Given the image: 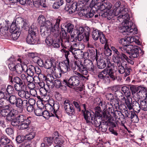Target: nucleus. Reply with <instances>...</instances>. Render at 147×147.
<instances>
[{"label": "nucleus", "instance_id": "51", "mask_svg": "<svg viewBox=\"0 0 147 147\" xmlns=\"http://www.w3.org/2000/svg\"><path fill=\"white\" fill-rule=\"evenodd\" d=\"M99 0H92L90 5L92 7H94L97 9L100 5V3L99 2Z\"/></svg>", "mask_w": 147, "mask_h": 147}, {"label": "nucleus", "instance_id": "64", "mask_svg": "<svg viewBox=\"0 0 147 147\" xmlns=\"http://www.w3.org/2000/svg\"><path fill=\"white\" fill-rule=\"evenodd\" d=\"M117 58L119 59H121L123 60H126L127 59H128V57L124 53H119ZM119 60L120 61V60Z\"/></svg>", "mask_w": 147, "mask_h": 147}, {"label": "nucleus", "instance_id": "36", "mask_svg": "<svg viewBox=\"0 0 147 147\" xmlns=\"http://www.w3.org/2000/svg\"><path fill=\"white\" fill-rule=\"evenodd\" d=\"M121 90L123 92L127 98L130 97L131 92L130 88L126 86H123L121 88Z\"/></svg>", "mask_w": 147, "mask_h": 147}, {"label": "nucleus", "instance_id": "4", "mask_svg": "<svg viewBox=\"0 0 147 147\" xmlns=\"http://www.w3.org/2000/svg\"><path fill=\"white\" fill-rule=\"evenodd\" d=\"M90 29L87 26L84 28L83 27L79 26L77 28L76 30V34H74L75 38L71 42L75 41L78 40V41H81L85 38L87 41L89 40Z\"/></svg>", "mask_w": 147, "mask_h": 147}, {"label": "nucleus", "instance_id": "32", "mask_svg": "<svg viewBox=\"0 0 147 147\" xmlns=\"http://www.w3.org/2000/svg\"><path fill=\"white\" fill-rule=\"evenodd\" d=\"M53 33H51L45 39V43L49 46L51 45L55 39L53 38L54 35Z\"/></svg>", "mask_w": 147, "mask_h": 147}, {"label": "nucleus", "instance_id": "27", "mask_svg": "<svg viewBox=\"0 0 147 147\" xmlns=\"http://www.w3.org/2000/svg\"><path fill=\"white\" fill-rule=\"evenodd\" d=\"M138 96L140 97H145L147 99V89L140 87L139 90L136 94Z\"/></svg>", "mask_w": 147, "mask_h": 147}, {"label": "nucleus", "instance_id": "15", "mask_svg": "<svg viewBox=\"0 0 147 147\" xmlns=\"http://www.w3.org/2000/svg\"><path fill=\"white\" fill-rule=\"evenodd\" d=\"M82 6L78 5L76 2L74 3L71 5L67 6L65 7V10L70 13H72L74 12L76 10L79 11L81 9Z\"/></svg>", "mask_w": 147, "mask_h": 147}, {"label": "nucleus", "instance_id": "35", "mask_svg": "<svg viewBox=\"0 0 147 147\" xmlns=\"http://www.w3.org/2000/svg\"><path fill=\"white\" fill-rule=\"evenodd\" d=\"M31 118L30 117H28L27 119L23 122L24 123L19 125V126H20V129H25L28 127V125L30 123V120L29 119Z\"/></svg>", "mask_w": 147, "mask_h": 147}, {"label": "nucleus", "instance_id": "42", "mask_svg": "<svg viewBox=\"0 0 147 147\" xmlns=\"http://www.w3.org/2000/svg\"><path fill=\"white\" fill-rule=\"evenodd\" d=\"M1 143L2 145H6L10 142V140L5 136H2L1 138Z\"/></svg>", "mask_w": 147, "mask_h": 147}, {"label": "nucleus", "instance_id": "50", "mask_svg": "<svg viewBox=\"0 0 147 147\" xmlns=\"http://www.w3.org/2000/svg\"><path fill=\"white\" fill-rule=\"evenodd\" d=\"M55 143L57 145L62 146L64 143V140L63 138L61 136H58L55 138Z\"/></svg>", "mask_w": 147, "mask_h": 147}, {"label": "nucleus", "instance_id": "29", "mask_svg": "<svg viewBox=\"0 0 147 147\" xmlns=\"http://www.w3.org/2000/svg\"><path fill=\"white\" fill-rule=\"evenodd\" d=\"M107 70L104 69L101 72L99 73L98 74V77L100 79H102L105 81H108L109 79L108 76H107Z\"/></svg>", "mask_w": 147, "mask_h": 147}, {"label": "nucleus", "instance_id": "20", "mask_svg": "<svg viewBox=\"0 0 147 147\" xmlns=\"http://www.w3.org/2000/svg\"><path fill=\"white\" fill-rule=\"evenodd\" d=\"M96 54L95 55V50L91 48H89L88 50V53H85L84 55H87V56H90L93 59H95L96 61H97L98 59L97 50L96 49Z\"/></svg>", "mask_w": 147, "mask_h": 147}, {"label": "nucleus", "instance_id": "16", "mask_svg": "<svg viewBox=\"0 0 147 147\" xmlns=\"http://www.w3.org/2000/svg\"><path fill=\"white\" fill-rule=\"evenodd\" d=\"M102 115L97 113L95 114L94 117L91 123L96 127H100L101 124Z\"/></svg>", "mask_w": 147, "mask_h": 147}, {"label": "nucleus", "instance_id": "38", "mask_svg": "<svg viewBox=\"0 0 147 147\" xmlns=\"http://www.w3.org/2000/svg\"><path fill=\"white\" fill-rule=\"evenodd\" d=\"M96 101H98V103H97V105H96L95 108V112L94 114H96L97 113H100L102 111L101 108L102 109L101 106L100 104L101 103L103 102L101 101L100 98H96Z\"/></svg>", "mask_w": 147, "mask_h": 147}, {"label": "nucleus", "instance_id": "39", "mask_svg": "<svg viewBox=\"0 0 147 147\" xmlns=\"http://www.w3.org/2000/svg\"><path fill=\"white\" fill-rule=\"evenodd\" d=\"M14 110H11L6 116V119L7 121L11 122L16 118Z\"/></svg>", "mask_w": 147, "mask_h": 147}, {"label": "nucleus", "instance_id": "5", "mask_svg": "<svg viewBox=\"0 0 147 147\" xmlns=\"http://www.w3.org/2000/svg\"><path fill=\"white\" fill-rule=\"evenodd\" d=\"M37 30L36 28L34 27L33 26H31L28 29V34L26 38L27 43L30 44H36L38 43L36 38V32Z\"/></svg>", "mask_w": 147, "mask_h": 147}, {"label": "nucleus", "instance_id": "34", "mask_svg": "<svg viewBox=\"0 0 147 147\" xmlns=\"http://www.w3.org/2000/svg\"><path fill=\"white\" fill-rule=\"evenodd\" d=\"M101 33L102 32L97 29H93L92 34L93 39L95 40H98L100 36V35Z\"/></svg>", "mask_w": 147, "mask_h": 147}, {"label": "nucleus", "instance_id": "63", "mask_svg": "<svg viewBox=\"0 0 147 147\" xmlns=\"http://www.w3.org/2000/svg\"><path fill=\"white\" fill-rule=\"evenodd\" d=\"M18 98H17L15 95H11L9 100L11 104L14 105Z\"/></svg>", "mask_w": 147, "mask_h": 147}, {"label": "nucleus", "instance_id": "13", "mask_svg": "<svg viewBox=\"0 0 147 147\" xmlns=\"http://www.w3.org/2000/svg\"><path fill=\"white\" fill-rule=\"evenodd\" d=\"M107 67L108 68H110L109 70H107V74L112 80H114L115 79V76L114 74L116 71V70H114V68L115 67V64L113 63L111 64L110 61H107Z\"/></svg>", "mask_w": 147, "mask_h": 147}, {"label": "nucleus", "instance_id": "59", "mask_svg": "<svg viewBox=\"0 0 147 147\" xmlns=\"http://www.w3.org/2000/svg\"><path fill=\"white\" fill-rule=\"evenodd\" d=\"M60 43L59 40H57V39L55 40V39L51 45L54 48H58L60 47Z\"/></svg>", "mask_w": 147, "mask_h": 147}, {"label": "nucleus", "instance_id": "37", "mask_svg": "<svg viewBox=\"0 0 147 147\" xmlns=\"http://www.w3.org/2000/svg\"><path fill=\"white\" fill-rule=\"evenodd\" d=\"M132 99L130 97L127 98H125V100H123L122 101L125 102L128 108L130 110L132 109V106L133 105V103H132Z\"/></svg>", "mask_w": 147, "mask_h": 147}, {"label": "nucleus", "instance_id": "21", "mask_svg": "<svg viewBox=\"0 0 147 147\" xmlns=\"http://www.w3.org/2000/svg\"><path fill=\"white\" fill-rule=\"evenodd\" d=\"M64 26L65 28H61V30H62V29H63V30H65L66 32H67L66 31H67V32L69 33H70L71 37L72 38L74 37V35H73L72 33V32L74 29V25L71 23H68L65 24Z\"/></svg>", "mask_w": 147, "mask_h": 147}, {"label": "nucleus", "instance_id": "2", "mask_svg": "<svg viewBox=\"0 0 147 147\" xmlns=\"http://www.w3.org/2000/svg\"><path fill=\"white\" fill-rule=\"evenodd\" d=\"M15 24L16 27H14V24H12L10 26L11 29L13 30L11 37L14 40L17 39L19 36L20 33L19 30L20 28L27 30L29 26L28 21L21 17L16 18Z\"/></svg>", "mask_w": 147, "mask_h": 147}, {"label": "nucleus", "instance_id": "23", "mask_svg": "<svg viewBox=\"0 0 147 147\" xmlns=\"http://www.w3.org/2000/svg\"><path fill=\"white\" fill-rule=\"evenodd\" d=\"M79 13H81L83 16L84 18H92L94 15V13L95 12L94 11L92 8L91 9L90 11H87V10L83 11L81 10L79 12Z\"/></svg>", "mask_w": 147, "mask_h": 147}, {"label": "nucleus", "instance_id": "40", "mask_svg": "<svg viewBox=\"0 0 147 147\" xmlns=\"http://www.w3.org/2000/svg\"><path fill=\"white\" fill-rule=\"evenodd\" d=\"M47 80V84H48L47 86L49 87L51 86V87H53V85L54 83V77L51 75L48 76L47 77L46 79Z\"/></svg>", "mask_w": 147, "mask_h": 147}, {"label": "nucleus", "instance_id": "58", "mask_svg": "<svg viewBox=\"0 0 147 147\" xmlns=\"http://www.w3.org/2000/svg\"><path fill=\"white\" fill-rule=\"evenodd\" d=\"M62 84L59 80L56 79L54 80L53 87L55 86L57 88H59L62 86Z\"/></svg>", "mask_w": 147, "mask_h": 147}, {"label": "nucleus", "instance_id": "18", "mask_svg": "<svg viewBox=\"0 0 147 147\" xmlns=\"http://www.w3.org/2000/svg\"><path fill=\"white\" fill-rule=\"evenodd\" d=\"M83 114L84 118L87 123H91L95 115L93 112L88 111H84Z\"/></svg>", "mask_w": 147, "mask_h": 147}, {"label": "nucleus", "instance_id": "62", "mask_svg": "<svg viewBox=\"0 0 147 147\" xmlns=\"http://www.w3.org/2000/svg\"><path fill=\"white\" fill-rule=\"evenodd\" d=\"M43 110L42 108H37L34 110V112L35 115L38 116L42 115Z\"/></svg>", "mask_w": 147, "mask_h": 147}, {"label": "nucleus", "instance_id": "41", "mask_svg": "<svg viewBox=\"0 0 147 147\" xmlns=\"http://www.w3.org/2000/svg\"><path fill=\"white\" fill-rule=\"evenodd\" d=\"M115 95L117 99L121 100L122 101L125 100V98L121 91L117 90L115 92Z\"/></svg>", "mask_w": 147, "mask_h": 147}, {"label": "nucleus", "instance_id": "33", "mask_svg": "<svg viewBox=\"0 0 147 147\" xmlns=\"http://www.w3.org/2000/svg\"><path fill=\"white\" fill-rule=\"evenodd\" d=\"M109 61L107 59L106 62L103 59H100L97 61V67L98 68L103 69L104 68L107 66V61Z\"/></svg>", "mask_w": 147, "mask_h": 147}, {"label": "nucleus", "instance_id": "47", "mask_svg": "<svg viewBox=\"0 0 147 147\" xmlns=\"http://www.w3.org/2000/svg\"><path fill=\"white\" fill-rule=\"evenodd\" d=\"M53 137H45L43 139V143H45L48 146H50L53 142Z\"/></svg>", "mask_w": 147, "mask_h": 147}, {"label": "nucleus", "instance_id": "22", "mask_svg": "<svg viewBox=\"0 0 147 147\" xmlns=\"http://www.w3.org/2000/svg\"><path fill=\"white\" fill-rule=\"evenodd\" d=\"M84 64L86 67L88 71L93 72L94 70V66L92 61L89 59H85L84 62Z\"/></svg>", "mask_w": 147, "mask_h": 147}, {"label": "nucleus", "instance_id": "10", "mask_svg": "<svg viewBox=\"0 0 147 147\" xmlns=\"http://www.w3.org/2000/svg\"><path fill=\"white\" fill-rule=\"evenodd\" d=\"M75 66H76L80 72L84 75H86L88 73V70L82 62L80 60L75 61L74 63ZM73 69H76V66L73 67Z\"/></svg>", "mask_w": 147, "mask_h": 147}, {"label": "nucleus", "instance_id": "48", "mask_svg": "<svg viewBox=\"0 0 147 147\" xmlns=\"http://www.w3.org/2000/svg\"><path fill=\"white\" fill-rule=\"evenodd\" d=\"M104 53L105 55L107 56H111L112 54L111 50L109 48L108 44L105 45L104 46Z\"/></svg>", "mask_w": 147, "mask_h": 147}, {"label": "nucleus", "instance_id": "31", "mask_svg": "<svg viewBox=\"0 0 147 147\" xmlns=\"http://www.w3.org/2000/svg\"><path fill=\"white\" fill-rule=\"evenodd\" d=\"M134 47V45L133 46L132 45L127 44V45L125 46L119 47V49L122 51H125L126 52L129 54L131 51L133 49Z\"/></svg>", "mask_w": 147, "mask_h": 147}, {"label": "nucleus", "instance_id": "57", "mask_svg": "<svg viewBox=\"0 0 147 147\" xmlns=\"http://www.w3.org/2000/svg\"><path fill=\"white\" fill-rule=\"evenodd\" d=\"M10 111L8 109H1L0 112V114L2 115V116L5 117L9 113Z\"/></svg>", "mask_w": 147, "mask_h": 147}, {"label": "nucleus", "instance_id": "55", "mask_svg": "<svg viewBox=\"0 0 147 147\" xmlns=\"http://www.w3.org/2000/svg\"><path fill=\"white\" fill-rule=\"evenodd\" d=\"M101 33V34H100V36L99 38L100 42L102 44H105V45L106 44H108L107 40L106 39L103 33Z\"/></svg>", "mask_w": 147, "mask_h": 147}, {"label": "nucleus", "instance_id": "9", "mask_svg": "<svg viewBox=\"0 0 147 147\" xmlns=\"http://www.w3.org/2000/svg\"><path fill=\"white\" fill-rule=\"evenodd\" d=\"M68 100H65L63 102V106L66 113L69 115H73L75 113L73 106L69 103Z\"/></svg>", "mask_w": 147, "mask_h": 147}, {"label": "nucleus", "instance_id": "1", "mask_svg": "<svg viewBox=\"0 0 147 147\" xmlns=\"http://www.w3.org/2000/svg\"><path fill=\"white\" fill-rule=\"evenodd\" d=\"M121 3L120 1H117L114 5L115 8L113 10L114 14L115 16H118L120 14L117 18V20L119 21H124L120 25L119 28L120 32L123 33H125L124 34L128 35L130 33L133 32V30L131 28V22L129 20L130 17L129 14L127 13V9L125 8L122 5L119 8Z\"/></svg>", "mask_w": 147, "mask_h": 147}, {"label": "nucleus", "instance_id": "61", "mask_svg": "<svg viewBox=\"0 0 147 147\" xmlns=\"http://www.w3.org/2000/svg\"><path fill=\"white\" fill-rule=\"evenodd\" d=\"M22 99L20 98H18L14 105L16 107L19 108H22Z\"/></svg>", "mask_w": 147, "mask_h": 147}, {"label": "nucleus", "instance_id": "53", "mask_svg": "<svg viewBox=\"0 0 147 147\" xmlns=\"http://www.w3.org/2000/svg\"><path fill=\"white\" fill-rule=\"evenodd\" d=\"M42 115L46 119H48L50 117L54 116V114L47 110L44 111L43 112Z\"/></svg>", "mask_w": 147, "mask_h": 147}, {"label": "nucleus", "instance_id": "56", "mask_svg": "<svg viewBox=\"0 0 147 147\" xmlns=\"http://www.w3.org/2000/svg\"><path fill=\"white\" fill-rule=\"evenodd\" d=\"M140 87H137L132 85L130 87V91H131L132 95H133L137 92H138Z\"/></svg>", "mask_w": 147, "mask_h": 147}, {"label": "nucleus", "instance_id": "17", "mask_svg": "<svg viewBox=\"0 0 147 147\" xmlns=\"http://www.w3.org/2000/svg\"><path fill=\"white\" fill-rule=\"evenodd\" d=\"M112 7V5L110 3L108 0H102V3H100V5L97 9L100 11H102L105 9L110 10Z\"/></svg>", "mask_w": 147, "mask_h": 147}, {"label": "nucleus", "instance_id": "7", "mask_svg": "<svg viewBox=\"0 0 147 147\" xmlns=\"http://www.w3.org/2000/svg\"><path fill=\"white\" fill-rule=\"evenodd\" d=\"M69 61L64 60L63 61L59 63L58 69L60 71L57 77L60 78L61 76L62 73L64 74L70 70Z\"/></svg>", "mask_w": 147, "mask_h": 147}, {"label": "nucleus", "instance_id": "52", "mask_svg": "<svg viewBox=\"0 0 147 147\" xmlns=\"http://www.w3.org/2000/svg\"><path fill=\"white\" fill-rule=\"evenodd\" d=\"M140 104L136 101L133 102V105L132 106V109L135 111H139L141 109Z\"/></svg>", "mask_w": 147, "mask_h": 147}, {"label": "nucleus", "instance_id": "45", "mask_svg": "<svg viewBox=\"0 0 147 147\" xmlns=\"http://www.w3.org/2000/svg\"><path fill=\"white\" fill-rule=\"evenodd\" d=\"M36 131L35 130H32L29 134H27L25 136L26 139L30 140L33 139L35 136Z\"/></svg>", "mask_w": 147, "mask_h": 147}, {"label": "nucleus", "instance_id": "11", "mask_svg": "<svg viewBox=\"0 0 147 147\" xmlns=\"http://www.w3.org/2000/svg\"><path fill=\"white\" fill-rule=\"evenodd\" d=\"M13 81L16 84L14 85L15 89L17 91L26 88V85L23 84V81L18 77H16L13 78Z\"/></svg>", "mask_w": 147, "mask_h": 147}, {"label": "nucleus", "instance_id": "12", "mask_svg": "<svg viewBox=\"0 0 147 147\" xmlns=\"http://www.w3.org/2000/svg\"><path fill=\"white\" fill-rule=\"evenodd\" d=\"M62 34L63 37L61 40L62 42H61V45L62 47L66 48V47L69 45V35L63 30V29H62Z\"/></svg>", "mask_w": 147, "mask_h": 147}, {"label": "nucleus", "instance_id": "8", "mask_svg": "<svg viewBox=\"0 0 147 147\" xmlns=\"http://www.w3.org/2000/svg\"><path fill=\"white\" fill-rule=\"evenodd\" d=\"M65 83V84L68 86L70 87L71 86H78L80 82V79L78 76H76V75L71 76L69 78L68 81L64 80L63 81Z\"/></svg>", "mask_w": 147, "mask_h": 147}, {"label": "nucleus", "instance_id": "44", "mask_svg": "<svg viewBox=\"0 0 147 147\" xmlns=\"http://www.w3.org/2000/svg\"><path fill=\"white\" fill-rule=\"evenodd\" d=\"M35 67L32 65H29L27 70L26 72L28 75L33 76L34 71Z\"/></svg>", "mask_w": 147, "mask_h": 147}, {"label": "nucleus", "instance_id": "46", "mask_svg": "<svg viewBox=\"0 0 147 147\" xmlns=\"http://www.w3.org/2000/svg\"><path fill=\"white\" fill-rule=\"evenodd\" d=\"M5 131L7 134L10 137H13L14 136V130L13 128L9 127L7 128Z\"/></svg>", "mask_w": 147, "mask_h": 147}, {"label": "nucleus", "instance_id": "60", "mask_svg": "<svg viewBox=\"0 0 147 147\" xmlns=\"http://www.w3.org/2000/svg\"><path fill=\"white\" fill-rule=\"evenodd\" d=\"M15 71L18 74H20L22 72V69L20 64L18 63L16 65Z\"/></svg>", "mask_w": 147, "mask_h": 147}, {"label": "nucleus", "instance_id": "54", "mask_svg": "<svg viewBox=\"0 0 147 147\" xmlns=\"http://www.w3.org/2000/svg\"><path fill=\"white\" fill-rule=\"evenodd\" d=\"M27 118L23 115H20L17 116L16 118L19 123H20L24 122L27 119Z\"/></svg>", "mask_w": 147, "mask_h": 147}, {"label": "nucleus", "instance_id": "3", "mask_svg": "<svg viewBox=\"0 0 147 147\" xmlns=\"http://www.w3.org/2000/svg\"><path fill=\"white\" fill-rule=\"evenodd\" d=\"M111 49L115 54L113 57V59L114 63L117 65L118 72L120 74H124L125 76H129L132 71V69L130 67L127 65L126 61H123L121 63L120 61L116 59V58L120 53L117 49L114 47H112Z\"/></svg>", "mask_w": 147, "mask_h": 147}, {"label": "nucleus", "instance_id": "43", "mask_svg": "<svg viewBox=\"0 0 147 147\" xmlns=\"http://www.w3.org/2000/svg\"><path fill=\"white\" fill-rule=\"evenodd\" d=\"M146 99L141 100L140 102V106L141 109L144 111H147V101Z\"/></svg>", "mask_w": 147, "mask_h": 147}, {"label": "nucleus", "instance_id": "49", "mask_svg": "<svg viewBox=\"0 0 147 147\" xmlns=\"http://www.w3.org/2000/svg\"><path fill=\"white\" fill-rule=\"evenodd\" d=\"M115 121L116 120L113 117H110L108 119V120L107 121V124L113 127H116Z\"/></svg>", "mask_w": 147, "mask_h": 147}, {"label": "nucleus", "instance_id": "14", "mask_svg": "<svg viewBox=\"0 0 147 147\" xmlns=\"http://www.w3.org/2000/svg\"><path fill=\"white\" fill-rule=\"evenodd\" d=\"M38 21L41 25L40 27V32L42 36L46 35V31L45 29V23L46 21V19L44 16L42 15H40L38 18Z\"/></svg>", "mask_w": 147, "mask_h": 147}, {"label": "nucleus", "instance_id": "25", "mask_svg": "<svg viewBox=\"0 0 147 147\" xmlns=\"http://www.w3.org/2000/svg\"><path fill=\"white\" fill-rule=\"evenodd\" d=\"M140 49L138 46L134 45V48L131 51L129 55L132 58H137L139 56V51Z\"/></svg>", "mask_w": 147, "mask_h": 147}, {"label": "nucleus", "instance_id": "6", "mask_svg": "<svg viewBox=\"0 0 147 147\" xmlns=\"http://www.w3.org/2000/svg\"><path fill=\"white\" fill-rule=\"evenodd\" d=\"M56 22L53 26L52 25L51 22L49 20H47L45 23V29H49L52 32H55L56 31H58L59 30L60 22L61 20L60 17H58V18L55 19Z\"/></svg>", "mask_w": 147, "mask_h": 147}, {"label": "nucleus", "instance_id": "26", "mask_svg": "<svg viewBox=\"0 0 147 147\" xmlns=\"http://www.w3.org/2000/svg\"><path fill=\"white\" fill-rule=\"evenodd\" d=\"M69 50L71 52L74 56L75 58L78 59L80 57V54L82 51L80 49H76L74 48L71 46L69 49Z\"/></svg>", "mask_w": 147, "mask_h": 147}, {"label": "nucleus", "instance_id": "28", "mask_svg": "<svg viewBox=\"0 0 147 147\" xmlns=\"http://www.w3.org/2000/svg\"><path fill=\"white\" fill-rule=\"evenodd\" d=\"M133 39L132 37L129 36L125 37L124 38H121L119 41V43L122 45L123 46H125L127 44H129L133 42L132 40Z\"/></svg>", "mask_w": 147, "mask_h": 147}, {"label": "nucleus", "instance_id": "19", "mask_svg": "<svg viewBox=\"0 0 147 147\" xmlns=\"http://www.w3.org/2000/svg\"><path fill=\"white\" fill-rule=\"evenodd\" d=\"M51 102H50L49 104H47L46 107H47V109L48 108H52V110H53V112H55V111L58 110L59 108V103L56 101L55 102L53 100H50Z\"/></svg>", "mask_w": 147, "mask_h": 147}, {"label": "nucleus", "instance_id": "30", "mask_svg": "<svg viewBox=\"0 0 147 147\" xmlns=\"http://www.w3.org/2000/svg\"><path fill=\"white\" fill-rule=\"evenodd\" d=\"M114 15L113 10H108L105 11L102 15V16L104 18H107L108 20H110L113 17V15Z\"/></svg>", "mask_w": 147, "mask_h": 147}, {"label": "nucleus", "instance_id": "24", "mask_svg": "<svg viewBox=\"0 0 147 147\" xmlns=\"http://www.w3.org/2000/svg\"><path fill=\"white\" fill-rule=\"evenodd\" d=\"M100 105L101 106L102 109L106 110L108 109L109 112L111 113H113L114 111L113 106L110 102L107 103L105 105V102H103L101 103Z\"/></svg>", "mask_w": 147, "mask_h": 147}]
</instances>
